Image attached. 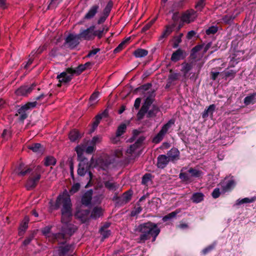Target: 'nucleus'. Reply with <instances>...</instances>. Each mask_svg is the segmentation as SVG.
<instances>
[{
  "label": "nucleus",
  "instance_id": "obj_1",
  "mask_svg": "<svg viewBox=\"0 0 256 256\" xmlns=\"http://www.w3.org/2000/svg\"><path fill=\"white\" fill-rule=\"evenodd\" d=\"M49 211L57 210L62 206L61 208V222L60 226H57V229L59 230L58 232H51L53 227L52 225H49L42 228L41 232L49 242H58L61 245L58 246L56 254L58 256H64V191L62 192L57 197L56 202L50 200L48 202Z\"/></svg>",
  "mask_w": 256,
  "mask_h": 256
},
{
  "label": "nucleus",
  "instance_id": "obj_2",
  "mask_svg": "<svg viewBox=\"0 0 256 256\" xmlns=\"http://www.w3.org/2000/svg\"><path fill=\"white\" fill-rule=\"evenodd\" d=\"M160 229L158 224L148 221L139 224L136 226L134 231L140 232L138 240L140 242H144L149 240L154 232Z\"/></svg>",
  "mask_w": 256,
  "mask_h": 256
},
{
  "label": "nucleus",
  "instance_id": "obj_3",
  "mask_svg": "<svg viewBox=\"0 0 256 256\" xmlns=\"http://www.w3.org/2000/svg\"><path fill=\"white\" fill-rule=\"evenodd\" d=\"M186 168L184 167L180 170L179 174V178L184 182L188 184L192 182V178H200L202 176L203 172L202 171L195 168H190L186 172H183Z\"/></svg>",
  "mask_w": 256,
  "mask_h": 256
},
{
  "label": "nucleus",
  "instance_id": "obj_4",
  "mask_svg": "<svg viewBox=\"0 0 256 256\" xmlns=\"http://www.w3.org/2000/svg\"><path fill=\"white\" fill-rule=\"evenodd\" d=\"M42 172L41 166H38L27 180L26 186L28 190H32L36 186L41 178Z\"/></svg>",
  "mask_w": 256,
  "mask_h": 256
},
{
  "label": "nucleus",
  "instance_id": "obj_5",
  "mask_svg": "<svg viewBox=\"0 0 256 256\" xmlns=\"http://www.w3.org/2000/svg\"><path fill=\"white\" fill-rule=\"evenodd\" d=\"M36 104V102H28L18 110V114H16V116H18V114H20V116L19 117V120L20 121L23 122L28 117V114L26 112V111L31 110L32 109L34 108Z\"/></svg>",
  "mask_w": 256,
  "mask_h": 256
},
{
  "label": "nucleus",
  "instance_id": "obj_6",
  "mask_svg": "<svg viewBox=\"0 0 256 256\" xmlns=\"http://www.w3.org/2000/svg\"><path fill=\"white\" fill-rule=\"evenodd\" d=\"M84 70L85 68H84V66L82 64H80L76 69H73L72 68H66L65 85L72 80L74 74L76 76L80 75Z\"/></svg>",
  "mask_w": 256,
  "mask_h": 256
},
{
  "label": "nucleus",
  "instance_id": "obj_7",
  "mask_svg": "<svg viewBox=\"0 0 256 256\" xmlns=\"http://www.w3.org/2000/svg\"><path fill=\"white\" fill-rule=\"evenodd\" d=\"M96 28V26L95 24H92L86 29L81 28L80 30V33L78 34V36L80 40H93L94 29Z\"/></svg>",
  "mask_w": 256,
  "mask_h": 256
},
{
  "label": "nucleus",
  "instance_id": "obj_8",
  "mask_svg": "<svg viewBox=\"0 0 256 256\" xmlns=\"http://www.w3.org/2000/svg\"><path fill=\"white\" fill-rule=\"evenodd\" d=\"M79 38L78 34H69L66 38H65V45L67 44L68 47L70 49L75 48L80 44Z\"/></svg>",
  "mask_w": 256,
  "mask_h": 256
},
{
  "label": "nucleus",
  "instance_id": "obj_9",
  "mask_svg": "<svg viewBox=\"0 0 256 256\" xmlns=\"http://www.w3.org/2000/svg\"><path fill=\"white\" fill-rule=\"evenodd\" d=\"M172 18L173 23L170 25L168 24L166 26V30L163 32L162 34L160 36L159 40L166 38L172 33L174 28L176 27L178 22L179 20V17Z\"/></svg>",
  "mask_w": 256,
  "mask_h": 256
},
{
  "label": "nucleus",
  "instance_id": "obj_10",
  "mask_svg": "<svg viewBox=\"0 0 256 256\" xmlns=\"http://www.w3.org/2000/svg\"><path fill=\"white\" fill-rule=\"evenodd\" d=\"M188 55V53L186 51L179 48L172 54L170 60L176 62L180 60H184Z\"/></svg>",
  "mask_w": 256,
  "mask_h": 256
},
{
  "label": "nucleus",
  "instance_id": "obj_11",
  "mask_svg": "<svg viewBox=\"0 0 256 256\" xmlns=\"http://www.w3.org/2000/svg\"><path fill=\"white\" fill-rule=\"evenodd\" d=\"M36 84L35 83L32 84L30 86H22L19 88L16 91L18 95L27 96L30 94L34 89Z\"/></svg>",
  "mask_w": 256,
  "mask_h": 256
},
{
  "label": "nucleus",
  "instance_id": "obj_12",
  "mask_svg": "<svg viewBox=\"0 0 256 256\" xmlns=\"http://www.w3.org/2000/svg\"><path fill=\"white\" fill-rule=\"evenodd\" d=\"M183 1L174 2L169 11V14H172L173 16H178L180 14V10L183 6Z\"/></svg>",
  "mask_w": 256,
  "mask_h": 256
},
{
  "label": "nucleus",
  "instance_id": "obj_13",
  "mask_svg": "<svg viewBox=\"0 0 256 256\" xmlns=\"http://www.w3.org/2000/svg\"><path fill=\"white\" fill-rule=\"evenodd\" d=\"M170 161L167 156L165 154L159 155L157 158L156 166L158 168L164 169Z\"/></svg>",
  "mask_w": 256,
  "mask_h": 256
},
{
  "label": "nucleus",
  "instance_id": "obj_14",
  "mask_svg": "<svg viewBox=\"0 0 256 256\" xmlns=\"http://www.w3.org/2000/svg\"><path fill=\"white\" fill-rule=\"evenodd\" d=\"M90 213V210H78L76 211L74 214V216L79 220H80L82 223L84 224L86 223L88 220L85 217L88 216Z\"/></svg>",
  "mask_w": 256,
  "mask_h": 256
},
{
  "label": "nucleus",
  "instance_id": "obj_15",
  "mask_svg": "<svg viewBox=\"0 0 256 256\" xmlns=\"http://www.w3.org/2000/svg\"><path fill=\"white\" fill-rule=\"evenodd\" d=\"M32 170V168H28L26 166H25L24 164L22 162L20 164L17 168L16 172L17 173L18 176H24L30 173Z\"/></svg>",
  "mask_w": 256,
  "mask_h": 256
},
{
  "label": "nucleus",
  "instance_id": "obj_16",
  "mask_svg": "<svg viewBox=\"0 0 256 256\" xmlns=\"http://www.w3.org/2000/svg\"><path fill=\"white\" fill-rule=\"evenodd\" d=\"M71 206L70 198L65 188V216L70 217L72 216Z\"/></svg>",
  "mask_w": 256,
  "mask_h": 256
},
{
  "label": "nucleus",
  "instance_id": "obj_17",
  "mask_svg": "<svg viewBox=\"0 0 256 256\" xmlns=\"http://www.w3.org/2000/svg\"><path fill=\"white\" fill-rule=\"evenodd\" d=\"M78 228L76 226L65 222V240L66 236H71L76 232Z\"/></svg>",
  "mask_w": 256,
  "mask_h": 256
},
{
  "label": "nucleus",
  "instance_id": "obj_18",
  "mask_svg": "<svg viewBox=\"0 0 256 256\" xmlns=\"http://www.w3.org/2000/svg\"><path fill=\"white\" fill-rule=\"evenodd\" d=\"M93 190L90 189L88 190L82 196V204L86 206H88L91 204Z\"/></svg>",
  "mask_w": 256,
  "mask_h": 256
},
{
  "label": "nucleus",
  "instance_id": "obj_19",
  "mask_svg": "<svg viewBox=\"0 0 256 256\" xmlns=\"http://www.w3.org/2000/svg\"><path fill=\"white\" fill-rule=\"evenodd\" d=\"M180 152L176 148H172L168 151L167 153V156L168 158L170 161H174L180 158Z\"/></svg>",
  "mask_w": 256,
  "mask_h": 256
},
{
  "label": "nucleus",
  "instance_id": "obj_20",
  "mask_svg": "<svg viewBox=\"0 0 256 256\" xmlns=\"http://www.w3.org/2000/svg\"><path fill=\"white\" fill-rule=\"evenodd\" d=\"M84 134L80 133L76 129L72 130L68 134V138L72 142H75L78 140L82 138Z\"/></svg>",
  "mask_w": 256,
  "mask_h": 256
},
{
  "label": "nucleus",
  "instance_id": "obj_21",
  "mask_svg": "<svg viewBox=\"0 0 256 256\" xmlns=\"http://www.w3.org/2000/svg\"><path fill=\"white\" fill-rule=\"evenodd\" d=\"M28 148L38 154H42L44 150L43 146L40 143L32 144L28 146Z\"/></svg>",
  "mask_w": 256,
  "mask_h": 256
},
{
  "label": "nucleus",
  "instance_id": "obj_22",
  "mask_svg": "<svg viewBox=\"0 0 256 256\" xmlns=\"http://www.w3.org/2000/svg\"><path fill=\"white\" fill-rule=\"evenodd\" d=\"M194 18L195 17H179V20L178 22L180 21V22L178 26L176 28V31H179L183 26L184 22L189 24L193 22L194 20Z\"/></svg>",
  "mask_w": 256,
  "mask_h": 256
},
{
  "label": "nucleus",
  "instance_id": "obj_23",
  "mask_svg": "<svg viewBox=\"0 0 256 256\" xmlns=\"http://www.w3.org/2000/svg\"><path fill=\"white\" fill-rule=\"evenodd\" d=\"M216 109V106L214 104H212L206 108L202 114V116L203 118H206L210 115H212L213 112Z\"/></svg>",
  "mask_w": 256,
  "mask_h": 256
},
{
  "label": "nucleus",
  "instance_id": "obj_24",
  "mask_svg": "<svg viewBox=\"0 0 256 256\" xmlns=\"http://www.w3.org/2000/svg\"><path fill=\"white\" fill-rule=\"evenodd\" d=\"M29 222V218L26 216L23 221L20 224V228H19V235L22 236L24 232L28 228V224Z\"/></svg>",
  "mask_w": 256,
  "mask_h": 256
},
{
  "label": "nucleus",
  "instance_id": "obj_25",
  "mask_svg": "<svg viewBox=\"0 0 256 256\" xmlns=\"http://www.w3.org/2000/svg\"><path fill=\"white\" fill-rule=\"evenodd\" d=\"M236 186V182L233 180H228L226 184L222 186V190L224 192L231 190Z\"/></svg>",
  "mask_w": 256,
  "mask_h": 256
},
{
  "label": "nucleus",
  "instance_id": "obj_26",
  "mask_svg": "<svg viewBox=\"0 0 256 256\" xmlns=\"http://www.w3.org/2000/svg\"><path fill=\"white\" fill-rule=\"evenodd\" d=\"M148 54V51L147 50L140 48H137L133 52L134 56L137 58H144Z\"/></svg>",
  "mask_w": 256,
  "mask_h": 256
},
{
  "label": "nucleus",
  "instance_id": "obj_27",
  "mask_svg": "<svg viewBox=\"0 0 256 256\" xmlns=\"http://www.w3.org/2000/svg\"><path fill=\"white\" fill-rule=\"evenodd\" d=\"M159 111V108L155 104H152V109L148 110V112H147L146 117L148 118L155 117Z\"/></svg>",
  "mask_w": 256,
  "mask_h": 256
},
{
  "label": "nucleus",
  "instance_id": "obj_28",
  "mask_svg": "<svg viewBox=\"0 0 256 256\" xmlns=\"http://www.w3.org/2000/svg\"><path fill=\"white\" fill-rule=\"evenodd\" d=\"M204 194L202 192H195L192 194L191 200L194 202L198 203L203 200Z\"/></svg>",
  "mask_w": 256,
  "mask_h": 256
},
{
  "label": "nucleus",
  "instance_id": "obj_29",
  "mask_svg": "<svg viewBox=\"0 0 256 256\" xmlns=\"http://www.w3.org/2000/svg\"><path fill=\"white\" fill-rule=\"evenodd\" d=\"M126 124L122 123L118 127L116 131V138H118L122 135L126 130Z\"/></svg>",
  "mask_w": 256,
  "mask_h": 256
},
{
  "label": "nucleus",
  "instance_id": "obj_30",
  "mask_svg": "<svg viewBox=\"0 0 256 256\" xmlns=\"http://www.w3.org/2000/svg\"><path fill=\"white\" fill-rule=\"evenodd\" d=\"M180 212V210H176L175 211L164 216L162 218L163 222H168L175 218Z\"/></svg>",
  "mask_w": 256,
  "mask_h": 256
},
{
  "label": "nucleus",
  "instance_id": "obj_31",
  "mask_svg": "<svg viewBox=\"0 0 256 256\" xmlns=\"http://www.w3.org/2000/svg\"><path fill=\"white\" fill-rule=\"evenodd\" d=\"M102 208L98 206H95L91 213L90 218L93 219H96L102 215Z\"/></svg>",
  "mask_w": 256,
  "mask_h": 256
},
{
  "label": "nucleus",
  "instance_id": "obj_32",
  "mask_svg": "<svg viewBox=\"0 0 256 256\" xmlns=\"http://www.w3.org/2000/svg\"><path fill=\"white\" fill-rule=\"evenodd\" d=\"M169 72L170 74L168 76V80L171 82L177 80L180 76V74L179 72H173L172 69H170Z\"/></svg>",
  "mask_w": 256,
  "mask_h": 256
},
{
  "label": "nucleus",
  "instance_id": "obj_33",
  "mask_svg": "<svg viewBox=\"0 0 256 256\" xmlns=\"http://www.w3.org/2000/svg\"><path fill=\"white\" fill-rule=\"evenodd\" d=\"M113 6V2L112 0H110L103 10L102 14L104 16H108L112 9Z\"/></svg>",
  "mask_w": 256,
  "mask_h": 256
},
{
  "label": "nucleus",
  "instance_id": "obj_34",
  "mask_svg": "<svg viewBox=\"0 0 256 256\" xmlns=\"http://www.w3.org/2000/svg\"><path fill=\"white\" fill-rule=\"evenodd\" d=\"M174 123V122L173 120H170L166 124H164L161 130H160V132L162 134H165L168 132V130L170 129V128L171 126V125Z\"/></svg>",
  "mask_w": 256,
  "mask_h": 256
},
{
  "label": "nucleus",
  "instance_id": "obj_35",
  "mask_svg": "<svg viewBox=\"0 0 256 256\" xmlns=\"http://www.w3.org/2000/svg\"><path fill=\"white\" fill-rule=\"evenodd\" d=\"M131 38L130 36L128 37L125 39L124 40L121 42L118 46L114 50V53L116 54L118 52H120L124 48V45L128 42L130 40Z\"/></svg>",
  "mask_w": 256,
  "mask_h": 256
},
{
  "label": "nucleus",
  "instance_id": "obj_36",
  "mask_svg": "<svg viewBox=\"0 0 256 256\" xmlns=\"http://www.w3.org/2000/svg\"><path fill=\"white\" fill-rule=\"evenodd\" d=\"M133 191L131 189H130L126 192H124L122 196L123 199L126 204L130 200Z\"/></svg>",
  "mask_w": 256,
  "mask_h": 256
},
{
  "label": "nucleus",
  "instance_id": "obj_37",
  "mask_svg": "<svg viewBox=\"0 0 256 256\" xmlns=\"http://www.w3.org/2000/svg\"><path fill=\"white\" fill-rule=\"evenodd\" d=\"M256 199V198L255 197H252L250 198H246L242 200H236V204L240 205L244 204L251 203L255 201Z\"/></svg>",
  "mask_w": 256,
  "mask_h": 256
},
{
  "label": "nucleus",
  "instance_id": "obj_38",
  "mask_svg": "<svg viewBox=\"0 0 256 256\" xmlns=\"http://www.w3.org/2000/svg\"><path fill=\"white\" fill-rule=\"evenodd\" d=\"M256 96V93L246 96L244 99V104L246 105H249L250 104H254L255 102V96Z\"/></svg>",
  "mask_w": 256,
  "mask_h": 256
},
{
  "label": "nucleus",
  "instance_id": "obj_39",
  "mask_svg": "<svg viewBox=\"0 0 256 256\" xmlns=\"http://www.w3.org/2000/svg\"><path fill=\"white\" fill-rule=\"evenodd\" d=\"M84 164L79 163L77 170L78 174L80 176H84L86 173V170L85 168Z\"/></svg>",
  "mask_w": 256,
  "mask_h": 256
},
{
  "label": "nucleus",
  "instance_id": "obj_40",
  "mask_svg": "<svg viewBox=\"0 0 256 256\" xmlns=\"http://www.w3.org/2000/svg\"><path fill=\"white\" fill-rule=\"evenodd\" d=\"M154 102L153 100H150L148 98H146L144 100V102L142 104V110L144 111L148 112V110L150 108V106Z\"/></svg>",
  "mask_w": 256,
  "mask_h": 256
},
{
  "label": "nucleus",
  "instance_id": "obj_41",
  "mask_svg": "<svg viewBox=\"0 0 256 256\" xmlns=\"http://www.w3.org/2000/svg\"><path fill=\"white\" fill-rule=\"evenodd\" d=\"M104 186L106 188L110 190H116L118 188V184L116 183H112L110 181H106L104 182Z\"/></svg>",
  "mask_w": 256,
  "mask_h": 256
},
{
  "label": "nucleus",
  "instance_id": "obj_42",
  "mask_svg": "<svg viewBox=\"0 0 256 256\" xmlns=\"http://www.w3.org/2000/svg\"><path fill=\"white\" fill-rule=\"evenodd\" d=\"M56 163V159L51 156H46L44 160V164L48 166L51 165H54Z\"/></svg>",
  "mask_w": 256,
  "mask_h": 256
},
{
  "label": "nucleus",
  "instance_id": "obj_43",
  "mask_svg": "<svg viewBox=\"0 0 256 256\" xmlns=\"http://www.w3.org/2000/svg\"><path fill=\"white\" fill-rule=\"evenodd\" d=\"M182 71L184 72V74H188L192 68L193 64L191 63L184 62L182 64Z\"/></svg>",
  "mask_w": 256,
  "mask_h": 256
},
{
  "label": "nucleus",
  "instance_id": "obj_44",
  "mask_svg": "<svg viewBox=\"0 0 256 256\" xmlns=\"http://www.w3.org/2000/svg\"><path fill=\"white\" fill-rule=\"evenodd\" d=\"M152 176L150 173L145 174L142 177V184L143 185H146L148 182L152 180Z\"/></svg>",
  "mask_w": 256,
  "mask_h": 256
},
{
  "label": "nucleus",
  "instance_id": "obj_45",
  "mask_svg": "<svg viewBox=\"0 0 256 256\" xmlns=\"http://www.w3.org/2000/svg\"><path fill=\"white\" fill-rule=\"evenodd\" d=\"M216 246V242H214L210 245L208 246L207 247L203 249L202 251V254L204 255L206 254H207L211 252L212 250H213L215 248Z\"/></svg>",
  "mask_w": 256,
  "mask_h": 256
},
{
  "label": "nucleus",
  "instance_id": "obj_46",
  "mask_svg": "<svg viewBox=\"0 0 256 256\" xmlns=\"http://www.w3.org/2000/svg\"><path fill=\"white\" fill-rule=\"evenodd\" d=\"M99 6L98 5L93 6L89 10L88 12L86 14L85 16H94L96 14Z\"/></svg>",
  "mask_w": 256,
  "mask_h": 256
},
{
  "label": "nucleus",
  "instance_id": "obj_47",
  "mask_svg": "<svg viewBox=\"0 0 256 256\" xmlns=\"http://www.w3.org/2000/svg\"><path fill=\"white\" fill-rule=\"evenodd\" d=\"M164 135L160 132H158L153 138L152 142L155 144H158L164 138Z\"/></svg>",
  "mask_w": 256,
  "mask_h": 256
},
{
  "label": "nucleus",
  "instance_id": "obj_48",
  "mask_svg": "<svg viewBox=\"0 0 256 256\" xmlns=\"http://www.w3.org/2000/svg\"><path fill=\"white\" fill-rule=\"evenodd\" d=\"M140 146L134 142V144H131L130 147L126 150V153L130 154H134L136 150L139 148Z\"/></svg>",
  "mask_w": 256,
  "mask_h": 256
},
{
  "label": "nucleus",
  "instance_id": "obj_49",
  "mask_svg": "<svg viewBox=\"0 0 256 256\" xmlns=\"http://www.w3.org/2000/svg\"><path fill=\"white\" fill-rule=\"evenodd\" d=\"M101 137L100 136H94L92 139L89 141V144H91L94 146H96V144L100 142Z\"/></svg>",
  "mask_w": 256,
  "mask_h": 256
},
{
  "label": "nucleus",
  "instance_id": "obj_50",
  "mask_svg": "<svg viewBox=\"0 0 256 256\" xmlns=\"http://www.w3.org/2000/svg\"><path fill=\"white\" fill-rule=\"evenodd\" d=\"M86 147V145L85 144L78 145L76 147L75 150L78 157L80 154H83L84 152L85 151Z\"/></svg>",
  "mask_w": 256,
  "mask_h": 256
},
{
  "label": "nucleus",
  "instance_id": "obj_51",
  "mask_svg": "<svg viewBox=\"0 0 256 256\" xmlns=\"http://www.w3.org/2000/svg\"><path fill=\"white\" fill-rule=\"evenodd\" d=\"M105 26H103V28L102 30H96V29H94V39L95 38L96 36H97L98 38H102L105 29Z\"/></svg>",
  "mask_w": 256,
  "mask_h": 256
},
{
  "label": "nucleus",
  "instance_id": "obj_52",
  "mask_svg": "<svg viewBox=\"0 0 256 256\" xmlns=\"http://www.w3.org/2000/svg\"><path fill=\"white\" fill-rule=\"evenodd\" d=\"M218 30V27L217 26H212L209 27L206 31L207 35L214 34H216Z\"/></svg>",
  "mask_w": 256,
  "mask_h": 256
},
{
  "label": "nucleus",
  "instance_id": "obj_53",
  "mask_svg": "<svg viewBox=\"0 0 256 256\" xmlns=\"http://www.w3.org/2000/svg\"><path fill=\"white\" fill-rule=\"evenodd\" d=\"M236 72L234 70H230L228 72H224V76L223 78H234L236 74Z\"/></svg>",
  "mask_w": 256,
  "mask_h": 256
},
{
  "label": "nucleus",
  "instance_id": "obj_54",
  "mask_svg": "<svg viewBox=\"0 0 256 256\" xmlns=\"http://www.w3.org/2000/svg\"><path fill=\"white\" fill-rule=\"evenodd\" d=\"M156 18H154L150 22L147 23L142 29V32H145L147 30H148L152 25L156 22Z\"/></svg>",
  "mask_w": 256,
  "mask_h": 256
},
{
  "label": "nucleus",
  "instance_id": "obj_55",
  "mask_svg": "<svg viewBox=\"0 0 256 256\" xmlns=\"http://www.w3.org/2000/svg\"><path fill=\"white\" fill-rule=\"evenodd\" d=\"M34 238V233L30 234L28 237H26L22 242V244L26 246L30 244L32 240Z\"/></svg>",
  "mask_w": 256,
  "mask_h": 256
},
{
  "label": "nucleus",
  "instance_id": "obj_56",
  "mask_svg": "<svg viewBox=\"0 0 256 256\" xmlns=\"http://www.w3.org/2000/svg\"><path fill=\"white\" fill-rule=\"evenodd\" d=\"M56 78L58 80L57 86L60 88L62 86V84L64 82V72H62L60 74H58Z\"/></svg>",
  "mask_w": 256,
  "mask_h": 256
},
{
  "label": "nucleus",
  "instance_id": "obj_57",
  "mask_svg": "<svg viewBox=\"0 0 256 256\" xmlns=\"http://www.w3.org/2000/svg\"><path fill=\"white\" fill-rule=\"evenodd\" d=\"M236 17H222V22L226 24H231L234 21Z\"/></svg>",
  "mask_w": 256,
  "mask_h": 256
},
{
  "label": "nucleus",
  "instance_id": "obj_58",
  "mask_svg": "<svg viewBox=\"0 0 256 256\" xmlns=\"http://www.w3.org/2000/svg\"><path fill=\"white\" fill-rule=\"evenodd\" d=\"M142 208L140 206H138V208H135L134 210H132L130 212V216L134 217L137 216L139 214L142 210Z\"/></svg>",
  "mask_w": 256,
  "mask_h": 256
},
{
  "label": "nucleus",
  "instance_id": "obj_59",
  "mask_svg": "<svg viewBox=\"0 0 256 256\" xmlns=\"http://www.w3.org/2000/svg\"><path fill=\"white\" fill-rule=\"evenodd\" d=\"M100 93L99 92H94L92 95L91 96H90V98H89V101H90V106H92L94 104H92V102L94 101V100H96L98 96V95H99Z\"/></svg>",
  "mask_w": 256,
  "mask_h": 256
},
{
  "label": "nucleus",
  "instance_id": "obj_60",
  "mask_svg": "<svg viewBox=\"0 0 256 256\" xmlns=\"http://www.w3.org/2000/svg\"><path fill=\"white\" fill-rule=\"evenodd\" d=\"M96 150V146H94L91 144H89L88 146L86 147L85 152L88 154H92Z\"/></svg>",
  "mask_w": 256,
  "mask_h": 256
},
{
  "label": "nucleus",
  "instance_id": "obj_61",
  "mask_svg": "<svg viewBox=\"0 0 256 256\" xmlns=\"http://www.w3.org/2000/svg\"><path fill=\"white\" fill-rule=\"evenodd\" d=\"M62 0H51L48 6V8L50 9L56 6L59 3L62 2Z\"/></svg>",
  "mask_w": 256,
  "mask_h": 256
},
{
  "label": "nucleus",
  "instance_id": "obj_62",
  "mask_svg": "<svg viewBox=\"0 0 256 256\" xmlns=\"http://www.w3.org/2000/svg\"><path fill=\"white\" fill-rule=\"evenodd\" d=\"M196 11H195L194 10L191 9L186 10L184 13H183L181 16H192L194 15H196V16H197L198 14H196Z\"/></svg>",
  "mask_w": 256,
  "mask_h": 256
},
{
  "label": "nucleus",
  "instance_id": "obj_63",
  "mask_svg": "<svg viewBox=\"0 0 256 256\" xmlns=\"http://www.w3.org/2000/svg\"><path fill=\"white\" fill-rule=\"evenodd\" d=\"M204 1L205 0H198L197 4L196 5V10H201L202 8L204 7Z\"/></svg>",
  "mask_w": 256,
  "mask_h": 256
},
{
  "label": "nucleus",
  "instance_id": "obj_64",
  "mask_svg": "<svg viewBox=\"0 0 256 256\" xmlns=\"http://www.w3.org/2000/svg\"><path fill=\"white\" fill-rule=\"evenodd\" d=\"M80 185L79 183L74 184L70 190L71 194H74L77 192L80 188Z\"/></svg>",
  "mask_w": 256,
  "mask_h": 256
}]
</instances>
